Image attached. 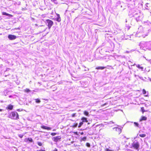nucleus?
<instances>
[{"label":"nucleus","instance_id":"obj_1","mask_svg":"<svg viewBox=\"0 0 151 151\" xmlns=\"http://www.w3.org/2000/svg\"><path fill=\"white\" fill-rule=\"evenodd\" d=\"M45 23L49 29H50L54 23L52 21L49 19H46Z\"/></svg>","mask_w":151,"mask_h":151},{"label":"nucleus","instance_id":"obj_2","mask_svg":"<svg viewBox=\"0 0 151 151\" xmlns=\"http://www.w3.org/2000/svg\"><path fill=\"white\" fill-rule=\"evenodd\" d=\"M10 116L11 118L14 119H17L19 118L18 114L16 112L13 111L11 112Z\"/></svg>","mask_w":151,"mask_h":151},{"label":"nucleus","instance_id":"obj_3","mask_svg":"<svg viewBox=\"0 0 151 151\" xmlns=\"http://www.w3.org/2000/svg\"><path fill=\"white\" fill-rule=\"evenodd\" d=\"M132 146L134 148L138 149L139 147V144L138 142H134L132 144Z\"/></svg>","mask_w":151,"mask_h":151},{"label":"nucleus","instance_id":"obj_4","mask_svg":"<svg viewBox=\"0 0 151 151\" xmlns=\"http://www.w3.org/2000/svg\"><path fill=\"white\" fill-rule=\"evenodd\" d=\"M61 137L60 136H58L55 137H54L52 139L55 142H57L58 141H60L61 140Z\"/></svg>","mask_w":151,"mask_h":151},{"label":"nucleus","instance_id":"obj_5","mask_svg":"<svg viewBox=\"0 0 151 151\" xmlns=\"http://www.w3.org/2000/svg\"><path fill=\"white\" fill-rule=\"evenodd\" d=\"M8 38L9 40H12L16 39L17 37L15 35H9L8 36Z\"/></svg>","mask_w":151,"mask_h":151},{"label":"nucleus","instance_id":"obj_6","mask_svg":"<svg viewBox=\"0 0 151 151\" xmlns=\"http://www.w3.org/2000/svg\"><path fill=\"white\" fill-rule=\"evenodd\" d=\"M116 133L118 134H119L122 132L121 129L118 127H116L115 128Z\"/></svg>","mask_w":151,"mask_h":151},{"label":"nucleus","instance_id":"obj_7","mask_svg":"<svg viewBox=\"0 0 151 151\" xmlns=\"http://www.w3.org/2000/svg\"><path fill=\"white\" fill-rule=\"evenodd\" d=\"M41 128L43 129H46L47 130H50L51 129V128L49 127H47L44 125H42L41 126Z\"/></svg>","mask_w":151,"mask_h":151},{"label":"nucleus","instance_id":"obj_8","mask_svg":"<svg viewBox=\"0 0 151 151\" xmlns=\"http://www.w3.org/2000/svg\"><path fill=\"white\" fill-rule=\"evenodd\" d=\"M13 106L11 104L8 105L6 108L7 110H12L13 109Z\"/></svg>","mask_w":151,"mask_h":151},{"label":"nucleus","instance_id":"obj_9","mask_svg":"<svg viewBox=\"0 0 151 151\" xmlns=\"http://www.w3.org/2000/svg\"><path fill=\"white\" fill-rule=\"evenodd\" d=\"M56 15L58 16V17L56 18V20L58 22H60L61 21V19L60 17V15L59 14H56Z\"/></svg>","mask_w":151,"mask_h":151},{"label":"nucleus","instance_id":"obj_10","mask_svg":"<svg viewBox=\"0 0 151 151\" xmlns=\"http://www.w3.org/2000/svg\"><path fill=\"white\" fill-rule=\"evenodd\" d=\"M81 119L82 120V122L83 123L84 122H88V120H87V119L85 117H82L81 118Z\"/></svg>","mask_w":151,"mask_h":151},{"label":"nucleus","instance_id":"obj_11","mask_svg":"<svg viewBox=\"0 0 151 151\" xmlns=\"http://www.w3.org/2000/svg\"><path fill=\"white\" fill-rule=\"evenodd\" d=\"M2 13V14L3 15H5L6 16H8L10 17H13V15H12L7 13H6L5 12H3Z\"/></svg>","mask_w":151,"mask_h":151},{"label":"nucleus","instance_id":"obj_12","mask_svg":"<svg viewBox=\"0 0 151 151\" xmlns=\"http://www.w3.org/2000/svg\"><path fill=\"white\" fill-rule=\"evenodd\" d=\"M147 119V118L145 116H142L139 121H141L143 120H146Z\"/></svg>","mask_w":151,"mask_h":151},{"label":"nucleus","instance_id":"obj_13","mask_svg":"<svg viewBox=\"0 0 151 151\" xmlns=\"http://www.w3.org/2000/svg\"><path fill=\"white\" fill-rule=\"evenodd\" d=\"M105 68H106V67H104L98 66L96 68V69L97 70H103Z\"/></svg>","mask_w":151,"mask_h":151},{"label":"nucleus","instance_id":"obj_14","mask_svg":"<svg viewBox=\"0 0 151 151\" xmlns=\"http://www.w3.org/2000/svg\"><path fill=\"white\" fill-rule=\"evenodd\" d=\"M78 125V123H75L73 124V125H72L71 127L73 128L76 127Z\"/></svg>","mask_w":151,"mask_h":151},{"label":"nucleus","instance_id":"obj_15","mask_svg":"<svg viewBox=\"0 0 151 151\" xmlns=\"http://www.w3.org/2000/svg\"><path fill=\"white\" fill-rule=\"evenodd\" d=\"M86 139V137H84L83 138H81V139L80 141L82 142V141H85Z\"/></svg>","mask_w":151,"mask_h":151},{"label":"nucleus","instance_id":"obj_16","mask_svg":"<svg viewBox=\"0 0 151 151\" xmlns=\"http://www.w3.org/2000/svg\"><path fill=\"white\" fill-rule=\"evenodd\" d=\"M83 114L86 116H88L89 113L87 111H84L83 112Z\"/></svg>","mask_w":151,"mask_h":151},{"label":"nucleus","instance_id":"obj_17","mask_svg":"<svg viewBox=\"0 0 151 151\" xmlns=\"http://www.w3.org/2000/svg\"><path fill=\"white\" fill-rule=\"evenodd\" d=\"M137 67L139 68L140 69L142 70H143V67H141L140 66V65H138Z\"/></svg>","mask_w":151,"mask_h":151},{"label":"nucleus","instance_id":"obj_18","mask_svg":"<svg viewBox=\"0 0 151 151\" xmlns=\"http://www.w3.org/2000/svg\"><path fill=\"white\" fill-rule=\"evenodd\" d=\"M139 136L141 137H144L146 136V135L145 134H139Z\"/></svg>","mask_w":151,"mask_h":151},{"label":"nucleus","instance_id":"obj_19","mask_svg":"<svg viewBox=\"0 0 151 151\" xmlns=\"http://www.w3.org/2000/svg\"><path fill=\"white\" fill-rule=\"evenodd\" d=\"M24 92L26 93H28L30 91V90L28 88H26L24 90Z\"/></svg>","mask_w":151,"mask_h":151},{"label":"nucleus","instance_id":"obj_20","mask_svg":"<svg viewBox=\"0 0 151 151\" xmlns=\"http://www.w3.org/2000/svg\"><path fill=\"white\" fill-rule=\"evenodd\" d=\"M27 139V140H28L31 142H32L33 141V140L31 138H28Z\"/></svg>","mask_w":151,"mask_h":151},{"label":"nucleus","instance_id":"obj_21","mask_svg":"<svg viewBox=\"0 0 151 151\" xmlns=\"http://www.w3.org/2000/svg\"><path fill=\"white\" fill-rule=\"evenodd\" d=\"M141 109L142 114H143L146 111L144 109V107H141Z\"/></svg>","mask_w":151,"mask_h":151},{"label":"nucleus","instance_id":"obj_22","mask_svg":"<svg viewBox=\"0 0 151 151\" xmlns=\"http://www.w3.org/2000/svg\"><path fill=\"white\" fill-rule=\"evenodd\" d=\"M83 124V122H80V123L78 126V127H79V128Z\"/></svg>","mask_w":151,"mask_h":151},{"label":"nucleus","instance_id":"obj_23","mask_svg":"<svg viewBox=\"0 0 151 151\" xmlns=\"http://www.w3.org/2000/svg\"><path fill=\"white\" fill-rule=\"evenodd\" d=\"M35 101L37 103H39L40 102V100L38 99H35Z\"/></svg>","mask_w":151,"mask_h":151},{"label":"nucleus","instance_id":"obj_24","mask_svg":"<svg viewBox=\"0 0 151 151\" xmlns=\"http://www.w3.org/2000/svg\"><path fill=\"white\" fill-rule=\"evenodd\" d=\"M37 143V144L38 145L40 146H42V143L41 142H38Z\"/></svg>","mask_w":151,"mask_h":151},{"label":"nucleus","instance_id":"obj_25","mask_svg":"<svg viewBox=\"0 0 151 151\" xmlns=\"http://www.w3.org/2000/svg\"><path fill=\"white\" fill-rule=\"evenodd\" d=\"M134 124L136 127H139V124L136 122H134Z\"/></svg>","mask_w":151,"mask_h":151},{"label":"nucleus","instance_id":"obj_26","mask_svg":"<svg viewBox=\"0 0 151 151\" xmlns=\"http://www.w3.org/2000/svg\"><path fill=\"white\" fill-rule=\"evenodd\" d=\"M143 94H145L146 93V92L145 90V89H143L142 90Z\"/></svg>","mask_w":151,"mask_h":151},{"label":"nucleus","instance_id":"obj_27","mask_svg":"<svg viewBox=\"0 0 151 151\" xmlns=\"http://www.w3.org/2000/svg\"><path fill=\"white\" fill-rule=\"evenodd\" d=\"M76 113H74L71 114V116L73 117H74L76 116Z\"/></svg>","mask_w":151,"mask_h":151},{"label":"nucleus","instance_id":"obj_28","mask_svg":"<svg viewBox=\"0 0 151 151\" xmlns=\"http://www.w3.org/2000/svg\"><path fill=\"white\" fill-rule=\"evenodd\" d=\"M86 145L88 147H90V145L88 143H86Z\"/></svg>","mask_w":151,"mask_h":151},{"label":"nucleus","instance_id":"obj_29","mask_svg":"<svg viewBox=\"0 0 151 151\" xmlns=\"http://www.w3.org/2000/svg\"><path fill=\"white\" fill-rule=\"evenodd\" d=\"M56 134V133L55 132H52L51 133V135L52 136H55Z\"/></svg>","mask_w":151,"mask_h":151},{"label":"nucleus","instance_id":"obj_30","mask_svg":"<svg viewBox=\"0 0 151 151\" xmlns=\"http://www.w3.org/2000/svg\"><path fill=\"white\" fill-rule=\"evenodd\" d=\"M105 150L106 151H112V150H110L108 148H106L105 149Z\"/></svg>","mask_w":151,"mask_h":151},{"label":"nucleus","instance_id":"obj_31","mask_svg":"<svg viewBox=\"0 0 151 151\" xmlns=\"http://www.w3.org/2000/svg\"><path fill=\"white\" fill-rule=\"evenodd\" d=\"M19 136L21 138H22L23 136V135H22V134H19Z\"/></svg>","mask_w":151,"mask_h":151},{"label":"nucleus","instance_id":"obj_32","mask_svg":"<svg viewBox=\"0 0 151 151\" xmlns=\"http://www.w3.org/2000/svg\"><path fill=\"white\" fill-rule=\"evenodd\" d=\"M107 103H104V104L101 105V106H104L105 105H107Z\"/></svg>","mask_w":151,"mask_h":151},{"label":"nucleus","instance_id":"obj_33","mask_svg":"<svg viewBox=\"0 0 151 151\" xmlns=\"http://www.w3.org/2000/svg\"><path fill=\"white\" fill-rule=\"evenodd\" d=\"M73 133L74 134H76L77 135H78V132H73Z\"/></svg>","mask_w":151,"mask_h":151},{"label":"nucleus","instance_id":"obj_34","mask_svg":"<svg viewBox=\"0 0 151 151\" xmlns=\"http://www.w3.org/2000/svg\"><path fill=\"white\" fill-rule=\"evenodd\" d=\"M37 151H45V150H37Z\"/></svg>","mask_w":151,"mask_h":151},{"label":"nucleus","instance_id":"obj_35","mask_svg":"<svg viewBox=\"0 0 151 151\" xmlns=\"http://www.w3.org/2000/svg\"><path fill=\"white\" fill-rule=\"evenodd\" d=\"M53 151H58V150L57 149L55 148V150Z\"/></svg>","mask_w":151,"mask_h":151},{"label":"nucleus","instance_id":"obj_36","mask_svg":"<svg viewBox=\"0 0 151 151\" xmlns=\"http://www.w3.org/2000/svg\"><path fill=\"white\" fill-rule=\"evenodd\" d=\"M84 133H83V132H81V135H83V134Z\"/></svg>","mask_w":151,"mask_h":151},{"label":"nucleus","instance_id":"obj_37","mask_svg":"<svg viewBox=\"0 0 151 151\" xmlns=\"http://www.w3.org/2000/svg\"><path fill=\"white\" fill-rule=\"evenodd\" d=\"M3 110L2 109H0V111H2Z\"/></svg>","mask_w":151,"mask_h":151},{"label":"nucleus","instance_id":"obj_38","mask_svg":"<svg viewBox=\"0 0 151 151\" xmlns=\"http://www.w3.org/2000/svg\"><path fill=\"white\" fill-rule=\"evenodd\" d=\"M149 80H150V81H151V78H150V79H149Z\"/></svg>","mask_w":151,"mask_h":151},{"label":"nucleus","instance_id":"obj_39","mask_svg":"<svg viewBox=\"0 0 151 151\" xmlns=\"http://www.w3.org/2000/svg\"><path fill=\"white\" fill-rule=\"evenodd\" d=\"M90 124V123H89V122H88V124Z\"/></svg>","mask_w":151,"mask_h":151}]
</instances>
